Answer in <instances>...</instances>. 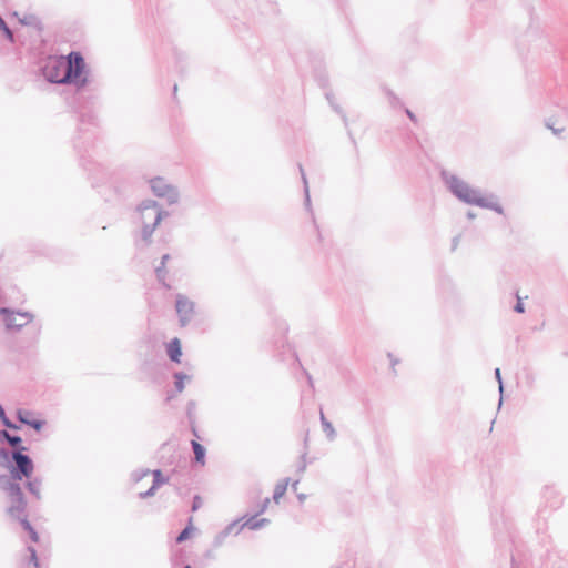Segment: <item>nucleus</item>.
I'll return each mask as SVG.
<instances>
[{"mask_svg": "<svg viewBox=\"0 0 568 568\" xmlns=\"http://www.w3.org/2000/svg\"><path fill=\"white\" fill-rule=\"evenodd\" d=\"M12 458L16 462L19 471L14 476L18 479H21L22 477H31L34 468L32 460L27 455H23L21 452H14L12 454Z\"/></svg>", "mask_w": 568, "mask_h": 568, "instance_id": "39448f33", "label": "nucleus"}, {"mask_svg": "<svg viewBox=\"0 0 568 568\" xmlns=\"http://www.w3.org/2000/svg\"><path fill=\"white\" fill-rule=\"evenodd\" d=\"M195 316L194 304L189 300L180 298V320L181 322H189Z\"/></svg>", "mask_w": 568, "mask_h": 568, "instance_id": "6e6552de", "label": "nucleus"}, {"mask_svg": "<svg viewBox=\"0 0 568 568\" xmlns=\"http://www.w3.org/2000/svg\"><path fill=\"white\" fill-rule=\"evenodd\" d=\"M3 415H4V412H3L2 407L0 406V417H3Z\"/></svg>", "mask_w": 568, "mask_h": 568, "instance_id": "393cba45", "label": "nucleus"}, {"mask_svg": "<svg viewBox=\"0 0 568 568\" xmlns=\"http://www.w3.org/2000/svg\"><path fill=\"white\" fill-rule=\"evenodd\" d=\"M18 417L21 423L27 424L34 428L36 430H40L42 426L44 425V422L41 419H38L33 416L31 412L28 410H19Z\"/></svg>", "mask_w": 568, "mask_h": 568, "instance_id": "0eeeda50", "label": "nucleus"}, {"mask_svg": "<svg viewBox=\"0 0 568 568\" xmlns=\"http://www.w3.org/2000/svg\"><path fill=\"white\" fill-rule=\"evenodd\" d=\"M194 528L186 527L182 532H180L179 539L180 541L185 540L192 536Z\"/></svg>", "mask_w": 568, "mask_h": 568, "instance_id": "a211bd4d", "label": "nucleus"}, {"mask_svg": "<svg viewBox=\"0 0 568 568\" xmlns=\"http://www.w3.org/2000/svg\"><path fill=\"white\" fill-rule=\"evenodd\" d=\"M24 509H26V500L22 499L21 507H19V501L11 503L10 507L8 508V513L11 517L19 519L22 523V519H27L24 517Z\"/></svg>", "mask_w": 568, "mask_h": 568, "instance_id": "9d476101", "label": "nucleus"}, {"mask_svg": "<svg viewBox=\"0 0 568 568\" xmlns=\"http://www.w3.org/2000/svg\"><path fill=\"white\" fill-rule=\"evenodd\" d=\"M202 504H203L202 499L200 497H195L193 500L192 509L196 510L197 508H200L202 506Z\"/></svg>", "mask_w": 568, "mask_h": 568, "instance_id": "6ab92c4d", "label": "nucleus"}, {"mask_svg": "<svg viewBox=\"0 0 568 568\" xmlns=\"http://www.w3.org/2000/svg\"><path fill=\"white\" fill-rule=\"evenodd\" d=\"M8 495L10 497V503L19 501V507L22 505L23 493L18 484H10L7 488Z\"/></svg>", "mask_w": 568, "mask_h": 568, "instance_id": "1a4fd4ad", "label": "nucleus"}, {"mask_svg": "<svg viewBox=\"0 0 568 568\" xmlns=\"http://www.w3.org/2000/svg\"><path fill=\"white\" fill-rule=\"evenodd\" d=\"M0 29L3 30V32L6 33V36L8 37V39L10 41L13 40L12 32L10 31V29L8 28V26L6 24V22L3 21V19L1 17H0Z\"/></svg>", "mask_w": 568, "mask_h": 568, "instance_id": "f3484780", "label": "nucleus"}, {"mask_svg": "<svg viewBox=\"0 0 568 568\" xmlns=\"http://www.w3.org/2000/svg\"><path fill=\"white\" fill-rule=\"evenodd\" d=\"M449 187L457 197L468 204L478 206L488 205L487 200L484 196H481L476 190L471 189L467 183L457 178H452L449 180Z\"/></svg>", "mask_w": 568, "mask_h": 568, "instance_id": "f03ea898", "label": "nucleus"}, {"mask_svg": "<svg viewBox=\"0 0 568 568\" xmlns=\"http://www.w3.org/2000/svg\"><path fill=\"white\" fill-rule=\"evenodd\" d=\"M1 314L8 329L21 328L31 323L33 320V316L30 313L13 312L6 308L1 310Z\"/></svg>", "mask_w": 568, "mask_h": 568, "instance_id": "20e7f679", "label": "nucleus"}, {"mask_svg": "<svg viewBox=\"0 0 568 568\" xmlns=\"http://www.w3.org/2000/svg\"><path fill=\"white\" fill-rule=\"evenodd\" d=\"M184 568H191V567H190V566H186V567H184Z\"/></svg>", "mask_w": 568, "mask_h": 568, "instance_id": "a878e982", "label": "nucleus"}, {"mask_svg": "<svg viewBox=\"0 0 568 568\" xmlns=\"http://www.w3.org/2000/svg\"><path fill=\"white\" fill-rule=\"evenodd\" d=\"M2 435L4 436V438L9 442V444L13 447L18 446L20 443H21V438L18 437V436H11L9 433L7 432H2Z\"/></svg>", "mask_w": 568, "mask_h": 568, "instance_id": "dca6fc26", "label": "nucleus"}, {"mask_svg": "<svg viewBox=\"0 0 568 568\" xmlns=\"http://www.w3.org/2000/svg\"><path fill=\"white\" fill-rule=\"evenodd\" d=\"M160 220L161 213L156 205L142 206L134 217V222L136 226L141 229L144 237L151 234L153 229L159 224Z\"/></svg>", "mask_w": 568, "mask_h": 568, "instance_id": "7ed1b4c3", "label": "nucleus"}, {"mask_svg": "<svg viewBox=\"0 0 568 568\" xmlns=\"http://www.w3.org/2000/svg\"><path fill=\"white\" fill-rule=\"evenodd\" d=\"M44 77L55 83H72L83 87L87 83L85 63L78 52L68 57H51L43 68Z\"/></svg>", "mask_w": 568, "mask_h": 568, "instance_id": "f257e3e1", "label": "nucleus"}, {"mask_svg": "<svg viewBox=\"0 0 568 568\" xmlns=\"http://www.w3.org/2000/svg\"><path fill=\"white\" fill-rule=\"evenodd\" d=\"M168 353L172 361H178V339H173L169 344Z\"/></svg>", "mask_w": 568, "mask_h": 568, "instance_id": "4468645a", "label": "nucleus"}, {"mask_svg": "<svg viewBox=\"0 0 568 568\" xmlns=\"http://www.w3.org/2000/svg\"><path fill=\"white\" fill-rule=\"evenodd\" d=\"M515 311L518 312V313H524V304L520 301V298L518 300V302H517V304L515 306Z\"/></svg>", "mask_w": 568, "mask_h": 568, "instance_id": "412c9836", "label": "nucleus"}, {"mask_svg": "<svg viewBox=\"0 0 568 568\" xmlns=\"http://www.w3.org/2000/svg\"><path fill=\"white\" fill-rule=\"evenodd\" d=\"M192 447L195 455V460L202 466L205 464V449L196 440H192Z\"/></svg>", "mask_w": 568, "mask_h": 568, "instance_id": "9b49d317", "label": "nucleus"}, {"mask_svg": "<svg viewBox=\"0 0 568 568\" xmlns=\"http://www.w3.org/2000/svg\"><path fill=\"white\" fill-rule=\"evenodd\" d=\"M286 490H287L286 481H282V483L277 484L274 489V494H273L274 500L276 503H278V500L285 495Z\"/></svg>", "mask_w": 568, "mask_h": 568, "instance_id": "ddd939ff", "label": "nucleus"}, {"mask_svg": "<svg viewBox=\"0 0 568 568\" xmlns=\"http://www.w3.org/2000/svg\"><path fill=\"white\" fill-rule=\"evenodd\" d=\"M407 115L410 118V120L416 121L415 115L409 110H407Z\"/></svg>", "mask_w": 568, "mask_h": 568, "instance_id": "5701e85b", "label": "nucleus"}, {"mask_svg": "<svg viewBox=\"0 0 568 568\" xmlns=\"http://www.w3.org/2000/svg\"><path fill=\"white\" fill-rule=\"evenodd\" d=\"M261 523H255L253 519L245 523L244 526H247L250 529H255L260 526Z\"/></svg>", "mask_w": 568, "mask_h": 568, "instance_id": "aec40b11", "label": "nucleus"}, {"mask_svg": "<svg viewBox=\"0 0 568 568\" xmlns=\"http://www.w3.org/2000/svg\"><path fill=\"white\" fill-rule=\"evenodd\" d=\"M22 526L24 527L26 530L29 531L30 534V537L33 541H38V534L34 531V529L31 527V525L29 524V521L27 519H22Z\"/></svg>", "mask_w": 568, "mask_h": 568, "instance_id": "2eb2a0df", "label": "nucleus"}, {"mask_svg": "<svg viewBox=\"0 0 568 568\" xmlns=\"http://www.w3.org/2000/svg\"><path fill=\"white\" fill-rule=\"evenodd\" d=\"M0 456L6 458L7 457V453L4 450H0Z\"/></svg>", "mask_w": 568, "mask_h": 568, "instance_id": "b1692460", "label": "nucleus"}, {"mask_svg": "<svg viewBox=\"0 0 568 568\" xmlns=\"http://www.w3.org/2000/svg\"><path fill=\"white\" fill-rule=\"evenodd\" d=\"M143 483H152V486L150 489L143 491L142 487L139 488V494L141 496H148L151 495L155 488V486L163 483V479L161 478V473L159 470L153 471H146L144 473L141 478L138 480V485H141Z\"/></svg>", "mask_w": 568, "mask_h": 568, "instance_id": "423d86ee", "label": "nucleus"}, {"mask_svg": "<svg viewBox=\"0 0 568 568\" xmlns=\"http://www.w3.org/2000/svg\"><path fill=\"white\" fill-rule=\"evenodd\" d=\"M29 557L22 564L21 568H39V562L37 559L36 550L33 548H29Z\"/></svg>", "mask_w": 568, "mask_h": 568, "instance_id": "f8f14e48", "label": "nucleus"}, {"mask_svg": "<svg viewBox=\"0 0 568 568\" xmlns=\"http://www.w3.org/2000/svg\"><path fill=\"white\" fill-rule=\"evenodd\" d=\"M2 419H3V423H4V425H6V426H8V427H13V426L10 424V422H9L8 419H6V417H4V416L2 417Z\"/></svg>", "mask_w": 568, "mask_h": 568, "instance_id": "4be33fe9", "label": "nucleus"}]
</instances>
